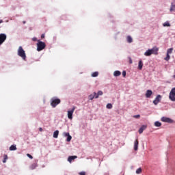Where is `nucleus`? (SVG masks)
Returning <instances> with one entry per match:
<instances>
[{"mask_svg": "<svg viewBox=\"0 0 175 175\" xmlns=\"http://www.w3.org/2000/svg\"><path fill=\"white\" fill-rule=\"evenodd\" d=\"M163 25V27H170V23H169V22H165Z\"/></svg>", "mask_w": 175, "mask_h": 175, "instance_id": "27", "label": "nucleus"}, {"mask_svg": "<svg viewBox=\"0 0 175 175\" xmlns=\"http://www.w3.org/2000/svg\"><path fill=\"white\" fill-rule=\"evenodd\" d=\"M173 78L175 79V75H173Z\"/></svg>", "mask_w": 175, "mask_h": 175, "instance_id": "41", "label": "nucleus"}, {"mask_svg": "<svg viewBox=\"0 0 175 175\" xmlns=\"http://www.w3.org/2000/svg\"><path fill=\"white\" fill-rule=\"evenodd\" d=\"M173 53V48L168 49L167 51V54H172Z\"/></svg>", "mask_w": 175, "mask_h": 175, "instance_id": "24", "label": "nucleus"}, {"mask_svg": "<svg viewBox=\"0 0 175 175\" xmlns=\"http://www.w3.org/2000/svg\"><path fill=\"white\" fill-rule=\"evenodd\" d=\"M39 131H40V132H42V131H43V129H42V127H40V128L39 129Z\"/></svg>", "mask_w": 175, "mask_h": 175, "instance_id": "39", "label": "nucleus"}, {"mask_svg": "<svg viewBox=\"0 0 175 175\" xmlns=\"http://www.w3.org/2000/svg\"><path fill=\"white\" fill-rule=\"evenodd\" d=\"M137 174H140L142 173V169L139 167L136 170Z\"/></svg>", "mask_w": 175, "mask_h": 175, "instance_id": "29", "label": "nucleus"}, {"mask_svg": "<svg viewBox=\"0 0 175 175\" xmlns=\"http://www.w3.org/2000/svg\"><path fill=\"white\" fill-rule=\"evenodd\" d=\"M59 134V131L58 130H56L54 133H53V137L55 139H57L58 137V135Z\"/></svg>", "mask_w": 175, "mask_h": 175, "instance_id": "18", "label": "nucleus"}, {"mask_svg": "<svg viewBox=\"0 0 175 175\" xmlns=\"http://www.w3.org/2000/svg\"><path fill=\"white\" fill-rule=\"evenodd\" d=\"M152 54L151 49H148L144 53V55H146V57H150Z\"/></svg>", "mask_w": 175, "mask_h": 175, "instance_id": "15", "label": "nucleus"}, {"mask_svg": "<svg viewBox=\"0 0 175 175\" xmlns=\"http://www.w3.org/2000/svg\"><path fill=\"white\" fill-rule=\"evenodd\" d=\"M67 142H70V140H72V136L70 135L67 137Z\"/></svg>", "mask_w": 175, "mask_h": 175, "instance_id": "30", "label": "nucleus"}, {"mask_svg": "<svg viewBox=\"0 0 175 175\" xmlns=\"http://www.w3.org/2000/svg\"><path fill=\"white\" fill-rule=\"evenodd\" d=\"M161 120L163 122H168L169 124H172V122H173L172 119L166 117H162Z\"/></svg>", "mask_w": 175, "mask_h": 175, "instance_id": "8", "label": "nucleus"}, {"mask_svg": "<svg viewBox=\"0 0 175 175\" xmlns=\"http://www.w3.org/2000/svg\"><path fill=\"white\" fill-rule=\"evenodd\" d=\"M102 95H103V92L100 90L98 91L97 94L96 93L95 99H98V98H99V96H101Z\"/></svg>", "mask_w": 175, "mask_h": 175, "instance_id": "14", "label": "nucleus"}, {"mask_svg": "<svg viewBox=\"0 0 175 175\" xmlns=\"http://www.w3.org/2000/svg\"><path fill=\"white\" fill-rule=\"evenodd\" d=\"M27 157H28V158H29L30 159H33V157H32V155L29 153L27 154Z\"/></svg>", "mask_w": 175, "mask_h": 175, "instance_id": "31", "label": "nucleus"}, {"mask_svg": "<svg viewBox=\"0 0 175 175\" xmlns=\"http://www.w3.org/2000/svg\"><path fill=\"white\" fill-rule=\"evenodd\" d=\"M64 135L67 137H68V135H70L69 133H64Z\"/></svg>", "mask_w": 175, "mask_h": 175, "instance_id": "34", "label": "nucleus"}, {"mask_svg": "<svg viewBox=\"0 0 175 175\" xmlns=\"http://www.w3.org/2000/svg\"><path fill=\"white\" fill-rule=\"evenodd\" d=\"M16 150H17V147L16 146V145H12L10 147V151H16Z\"/></svg>", "mask_w": 175, "mask_h": 175, "instance_id": "19", "label": "nucleus"}, {"mask_svg": "<svg viewBox=\"0 0 175 175\" xmlns=\"http://www.w3.org/2000/svg\"><path fill=\"white\" fill-rule=\"evenodd\" d=\"M75 107H73L71 110L68 111V118L69 120H72L73 118V113H75Z\"/></svg>", "mask_w": 175, "mask_h": 175, "instance_id": "5", "label": "nucleus"}, {"mask_svg": "<svg viewBox=\"0 0 175 175\" xmlns=\"http://www.w3.org/2000/svg\"><path fill=\"white\" fill-rule=\"evenodd\" d=\"M146 129H147V126L142 125L141 128L139 129V134L142 135V133H143L144 131H146Z\"/></svg>", "mask_w": 175, "mask_h": 175, "instance_id": "9", "label": "nucleus"}, {"mask_svg": "<svg viewBox=\"0 0 175 175\" xmlns=\"http://www.w3.org/2000/svg\"><path fill=\"white\" fill-rule=\"evenodd\" d=\"M3 157H4V159L3 160V163H6V161H8V154H4Z\"/></svg>", "mask_w": 175, "mask_h": 175, "instance_id": "23", "label": "nucleus"}, {"mask_svg": "<svg viewBox=\"0 0 175 175\" xmlns=\"http://www.w3.org/2000/svg\"><path fill=\"white\" fill-rule=\"evenodd\" d=\"M132 58L129 57V64H132Z\"/></svg>", "mask_w": 175, "mask_h": 175, "instance_id": "37", "label": "nucleus"}, {"mask_svg": "<svg viewBox=\"0 0 175 175\" xmlns=\"http://www.w3.org/2000/svg\"><path fill=\"white\" fill-rule=\"evenodd\" d=\"M59 103H61L59 98H53L51 99V106H52V107H57V105H59Z\"/></svg>", "mask_w": 175, "mask_h": 175, "instance_id": "3", "label": "nucleus"}, {"mask_svg": "<svg viewBox=\"0 0 175 175\" xmlns=\"http://www.w3.org/2000/svg\"><path fill=\"white\" fill-rule=\"evenodd\" d=\"M169 59H170V55L168 53H167L166 57H165V60L169 61Z\"/></svg>", "mask_w": 175, "mask_h": 175, "instance_id": "28", "label": "nucleus"}, {"mask_svg": "<svg viewBox=\"0 0 175 175\" xmlns=\"http://www.w3.org/2000/svg\"><path fill=\"white\" fill-rule=\"evenodd\" d=\"M96 95V92H94L93 94H90L89 96H88V98L90 100H92V99H94V98H95Z\"/></svg>", "mask_w": 175, "mask_h": 175, "instance_id": "20", "label": "nucleus"}, {"mask_svg": "<svg viewBox=\"0 0 175 175\" xmlns=\"http://www.w3.org/2000/svg\"><path fill=\"white\" fill-rule=\"evenodd\" d=\"M161 99H162V96L161 95H157L155 99L153 100L154 105H158L159 102H161Z\"/></svg>", "mask_w": 175, "mask_h": 175, "instance_id": "6", "label": "nucleus"}, {"mask_svg": "<svg viewBox=\"0 0 175 175\" xmlns=\"http://www.w3.org/2000/svg\"><path fill=\"white\" fill-rule=\"evenodd\" d=\"M6 34L5 33H1L0 34V46L1 44H2V43H3V42H5V40H6Z\"/></svg>", "mask_w": 175, "mask_h": 175, "instance_id": "7", "label": "nucleus"}, {"mask_svg": "<svg viewBox=\"0 0 175 175\" xmlns=\"http://www.w3.org/2000/svg\"><path fill=\"white\" fill-rule=\"evenodd\" d=\"M99 76V72H94L92 73V77H98Z\"/></svg>", "mask_w": 175, "mask_h": 175, "instance_id": "22", "label": "nucleus"}, {"mask_svg": "<svg viewBox=\"0 0 175 175\" xmlns=\"http://www.w3.org/2000/svg\"><path fill=\"white\" fill-rule=\"evenodd\" d=\"M32 40H33V42H36V40H38V39H37L36 38H32Z\"/></svg>", "mask_w": 175, "mask_h": 175, "instance_id": "36", "label": "nucleus"}, {"mask_svg": "<svg viewBox=\"0 0 175 175\" xmlns=\"http://www.w3.org/2000/svg\"><path fill=\"white\" fill-rule=\"evenodd\" d=\"M139 147V140L137 139L134 142V150L137 151Z\"/></svg>", "mask_w": 175, "mask_h": 175, "instance_id": "10", "label": "nucleus"}, {"mask_svg": "<svg viewBox=\"0 0 175 175\" xmlns=\"http://www.w3.org/2000/svg\"><path fill=\"white\" fill-rule=\"evenodd\" d=\"M122 76L123 77H125V76H126V72L125 70L122 71Z\"/></svg>", "mask_w": 175, "mask_h": 175, "instance_id": "32", "label": "nucleus"}, {"mask_svg": "<svg viewBox=\"0 0 175 175\" xmlns=\"http://www.w3.org/2000/svg\"><path fill=\"white\" fill-rule=\"evenodd\" d=\"M23 24H25V21H23Z\"/></svg>", "mask_w": 175, "mask_h": 175, "instance_id": "42", "label": "nucleus"}, {"mask_svg": "<svg viewBox=\"0 0 175 175\" xmlns=\"http://www.w3.org/2000/svg\"><path fill=\"white\" fill-rule=\"evenodd\" d=\"M154 125L156 126H161L162 125V123L159 122V121H157L154 122Z\"/></svg>", "mask_w": 175, "mask_h": 175, "instance_id": "26", "label": "nucleus"}, {"mask_svg": "<svg viewBox=\"0 0 175 175\" xmlns=\"http://www.w3.org/2000/svg\"><path fill=\"white\" fill-rule=\"evenodd\" d=\"M106 107L107 109H113V105H111V103H108Z\"/></svg>", "mask_w": 175, "mask_h": 175, "instance_id": "25", "label": "nucleus"}, {"mask_svg": "<svg viewBox=\"0 0 175 175\" xmlns=\"http://www.w3.org/2000/svg\"><path fill=\"white\" fill-rule=\"evenodd\" d=\"M158 48L157 47H153L152 49H150V51L152 54H154L155 55H157L158 54Z\"/></svg>", "mask_w": 175, "mask_h": 175, "instance_id": "12", "label": "nucleus"}, {"mask_svg": "<svg viewBox=\"0 0 175 175\" xmlns=\"http://www.w3.org/2000/svg\"><path fill=\"white\" fill-rule=\"evenodd\" d=\"M113 76H115V77H118V76H121V72L116 70L113 72Z\"/></svg>", "mask_w": 175, "mask_h": 175, "instance_id": "17", "label": "nucleus"}, {"mask_svg": "<svg viewBox=\"0 0 175 175\" xmlns=\"http://www.w3.org/2000/svg\"><path fill=\"white\" fill-rule=\"evenodd\" d=\"M151 95H152V90H147L146 93V98H151Z\"/></svg>", "mask_w": 175, "mask_h": 175, "instance_id": "13", "label": "nucleus"}, {"mask_svg": "<svg viewBox=\"0 0 175 175\" xmlns=\"http://www.w3.org/2000/svg\"><path fill=\"white\" fill-rule=\"evenodd\" d=\"M126 39L128 43H132L133 42V39H132V37H131V36H128Z\"/></svg>", "mask_w": 175, "mask_h": 175, "instance_id": "21", "label": "nucleus"}, {"mask_svg": "<svg viewBox=\"0 0 175 175\" xmlns=\"http://www.w3.org/2000/svg\"><path fill=\"white\" fill-rule=\"evenodd\" d=\"M169 99L172 100V102H175V88H173L169 95Z\"/></svg>", "mask_w": 175, "mask_h": 175, "instance_id": "4", "label": "nucleus"}, {"mask_svg": "<svg viewBox=\"0 0 175 175\" xmlns=\"http://www.w3.org/2000/svg\"><path fill=\"white\" fill-rule=\"evenodd\" d=\"M18 55L21 57L24 61L27 59V55H25V51L23 49V46H19L18 49Z\"/></svg>", "mask_w": 175, "mask_h": 175, "instance_id": "1", "label": "nucleus"}, {"mask_svg": "<svg viewBox=\"0 0 175 175\" xmlns=\"http://www.w3.org/2000/svg\"><path fill=\"white\" fill-rule=\"evenodd\" d=\"M79 175H85V172H81L79 173Z\"/></svg>", "mask_w": 175, "mask_h": 175, "instance_id": "35", "label": "nucleus"}, {"mask_svg": "<svg viewBox=\"0 0 175 175\" xmlns=\"http://www.w3.org/2000/svg\"><path fill=\"white\" fill-rule=\"evenodd\" d=\"M138 69L142 70L143 69V62L140 60L138 64Z\"/></svg>", "mask_w": 175, "mask_h": 175, "instance_id": "16", "label": "nucleus"}, {"mask_svg": "<svg viewBox=\"0 0 175 175\" xmlns=\"http://www.w3.org/2000/svg\"><path fill=\"white\" fill-rule=\"evenodd\" d=\"M77 156H69L68 158V161L70 163H72V161H75V159H77Z\"/></svg>", "mask_w": 175, "mask_h": 175, "instance_id": "11", "label": "nucleus"}, {"mask_svg": "<svg viewBox=\"0 0 175 175\" xmlns=\"http://www.w3.org/2000/svg\"><path fill=\"white\" fill-rule=\"evenodd\" d=\"M174 9H175V8H174Z\"/></svg>", "mask_w": 175, "mask_h": 175, "instance_id": "43", "label": "nucleus"}, {"mask_svg": "<svg viewBox=\"0 0 175 175\" xmlns=\"http://www.w3.org/2000/svg\"><path fill=\"white\" fill-rule=\"evenodd\" d=\"M2 23H3V21L0 20V24H2Z\"/></svg>", "mask_w": 175, "mask_h": 175, "instance_id": "40", "label": "nucleus"}, {"mask_svg": "<svg viewBox=\"0 0 175 175\" xmlns=\"http://www.w3.org/2000/svg\"><path fill=\"white\" fill-rule=\"evenodd\" d=\"M41 38H42V39H44V34H42V35H41Z\"/></svg>", "mask_w": 175, "mask_h": 175, "instance_id": "38", "label": "nucleus"}, {"mask_svg": "<svg viewBox=\"0 0 175 175\" xmlns=\"http://www.w3.org/2000/svg\"><path fill=\"white\" fill-rule=\"evenodd\" d=\"M46 49V43L42 41H38L37 43V51H42Z\"/></svg>", "mask_w": 175, "mask_h": 175, "instance_id": "2", "label": "nucleus"}, {"mask_svg": "<svg viewBox=\"0 0 175 175\" xmlns=\"http://www.w3.org/2000/svg\"><path fill=\"white\" fill-rule=\"evenodd\" d=\"M134 118H140V115H135L133 116Z\"/></svg>", "mask_w": 175, "mask_h": 175, "instance_id": "33", "label": "nucleus"}]
</instances>
